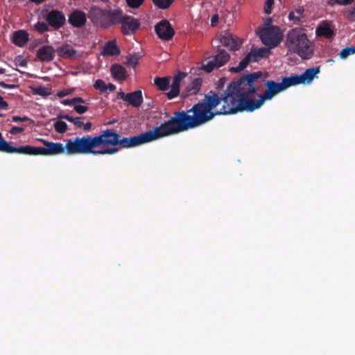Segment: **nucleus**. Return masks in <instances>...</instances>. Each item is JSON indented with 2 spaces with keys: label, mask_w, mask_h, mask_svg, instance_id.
<instances>
[{
  "label": "nucleus",
  "mask_w": 355,
  "mask_h": 355,
  "mask_svg": "<svg viewBox=\"0 0 355 355\" xmlns=\"http://www.w3.org/2000/svg\"><path fill=\"white\" fill-rule=\"evenodd\" d=\"M31 119L27 116H13L12 117V121L13 122H25L30 121Z\"/></svg>",
  "instance_id": "obj_45"
},
{
  "label": "nucleus",
  "mask_w": 355,
  "mask_h": 355,
  "mask_svg": "<svg viewBox=\"0 0 355 355\" xmlns=\"http://www.w3.org/2000/svg\"><path fill=\"white\" fill-rule=\"evenodd\" d=\"M315 33L318 36H322L327 38H330L334 35L333 30L327 24H324L318 26Z\"/></svg>",
  "instance_id": "obj_29"
},
{
  "label": "nucleus",
  "mask_w": 355,
  "mask_h": 355,
  "mask_svg": "<svg viewBox=\"0 0 355 355\" xmlns=\"http://www.w3.org/2000/svg\"><path fill=\"white\" fill-rule=\"evenodd\" d=\"M128 96V94H125L123 92H118L117 94V98L122 99L124 101H126Z\"/></svg>",
  "instance_id": "obj_50"
},
{
  "label": "nucleus",
  "mask_w": 355,
  "mask_h": 355,
  "mask_svg": "<svg viewBox=\"0 0 355 355\" xmlns=\"http://www.w3.org/2000/svg\"><path fill=\"white\" fill-rule=\"evenodd\" d=\"M34 94L42 96H48L51 92L48 88L40 86L34 89Z\"/></svg>",
  "instance_id": "obj_35"
},
{
  "label": "nucleus",
  "mask_w": 355,
  "mask_h": 355,
  "mask_svg": "<svg viewBox=\"0 0 355 355\" xmlns=\"http://www.w3.org/2000/svg\"><path fill=\"white\" fill-rule=\"evenodd\" d=\"M270 49L266 47L252 49L251 51L239 62L237 67L230 69L232 72H240L247 67L250 62H259L263 58H267L270 55Z\"/></svg>",
  "instance_id": "obj_7"
},
{
  "label": "nucleus",
  "mask_w": 355,
  "mask_h": 355,
  "mask_svg": "<svg viewBox=\"0 0 355 355\" xmlns=\"http://www.w3.org/2000/svg\"><path fill=\"white\" fill-rule=\"evenodd\" d=\"M24 130L25 129L22 127L12 126L11 129L9 130V132L12 135H16L19 133L23 132Z\"/></svg>",
  "instance_id": "obj_44"
},
{
  "label": "nucleus",
  "mask_w": 355,
  "mask_h": 355,
  "mask_svg": "<svg viewBox=\"0 0 355 355\" xmlns=\"http://www.w3.org/2000/svg\"><path fill=\"white\" fill-rule=\"evenodd\" d=\"M70 92H68L67 90H62V91H60L57 93V96L59 97V98H63L69 94H70Z\"/></svg>",
  "instance_id": "obj_49"
},
{
  "label": "nucleus",
  "mask_w": 355,
  "mask_h": 355,
  "mask_svg": "<svg viewBox=\"0 0 355 355\" xmlns=\"http://www.w3.org/2000/svg\"><path fill=\"white\" fill-rule=\"evenodd\" d=\"M49 24L44 21H37L34 25V30L37 31L39 33L42 34L49 31Z\"/></svg>",
  "instance_id": "obj_33"
},
{
  "label": "nucleus",
  "mask_w": 355,
  "mask_h": 355,
  "mask_svg": "<svg viewBox=\"0 0 355 355\" xmlns=\"http://www.w3.org/2000/svg\"><path fill=\"white\" fill-rule=\"evenodd\" d=\"M304 8L302 6H300L295 9V10L291 11L288 14V19L292 21L294 24H300L301 19L304 16Z\"/></svg>",
  "instance_id": "obj_26"
},
{
  "label": "nucleus",
  "mask_w": 355,
  "mask_h": 355,
  "mask_svg": "<svg viewBox=\"0 0 355 355\" xmlns=\"http://www.w3.org/2000/svg\"><path fill=\"white\" fill-rule=\"evenodd\" d=\"M5 69H3V68H0V74H3L5 73Z\"/></svg>",
  "instance_id": "obj_56"
},
{
  "label": "nucleus",
  "mask_w": 355,
  "mask_h": 355,
  "mask_svg": "<svg viewBox=\"0 0 355 355\" xmlns=\"http://www.w3.org/2000/svg\"><path fill=\"white\" fill-rule=\"evenodd\" d=\"M62 103L64 105H69V106H72L73 105V98L71 99H65V100H63L62 101Z\"/></svg>",
  "instance_id": "obj_52"
},
{
  "label": "nucleus",
  "mask_w": 355,
  "mask_h": 355,
  "mask_svg": "<svg viewBox=\"0 0 355 355\" xmlns=\"http://www.w3.org/2000/svg\"><path fill=\"white\" fill-rule=\"evenodd\" d=\"M121 53L120 49L117 46L116 41L115 40L108 41L105 43L103 46L101 55L104 56H113L119 55Z\"/></svg>",
  "instance_id": "obj_22"
},
{
  "label": "nucleus",
  "mask_w": 355,
  "mask_h": 355,
  "mask_svg": "<svg viewBox=\"0 0 355 355\" xmlns=\"http://www.w3.org/2000/svg\"><path fill=\"white\" fill-rule=\"evenodd\" d=\"M171 78L169 76L155 77L154 84L160 91H166L170 87Z\"/></svg>",
  "instance_id": "obj_28"
},
{
  "label": "nucleus",
  "mask_w": 355,
  "mask_h": 355,
  "mask_svg": "<svg viewBox=\"0 0 355 355\" xmlns=\"http://www.w3.org/2000/svg\"><path fill=\"white\" fill-rule=\"evenodd\" d=\"M155 31L158 37L162 40L168 41L175 35V31L167 19H162L155 26Z\"/></svg>",
  "instance_id": "obj_11"
},
{
  "label": "nucleus",
  "mask_w": 355,
  "mask_h": 355,
  "mask_svg": "<svg viewBox=\"0 0 355 355\" xmlns=\"http://www.w3.org/2000/svg\"><path fill=\"white\" fill-rule=\"evenodd\" d=\"M285 46L288 51L298 55L302 59H310L313 55L311 41L300 28H292L287 33Z\"/></svg>",
  "instance_id": "obj_4"
},
{
  "label": "nucleus",
  "mask_w": 355,
  "mask_h": 355,
  "mask_svg": "<svg viewBox=\"0 0 355 355\" xmlns=\"http://www.w3.org/2000/svg\"><path fill=\"white\" fill-rule=\"evenodd\" d=\"M216 67V63L214 60H210L207 64L203 65L202 69L206 72L210 73Z\"/></svg>",
  "instance_id": "obj_40"
},
{
  "label": "nucleus",
  "mask_w": 355,
  "mask_h": 355,
  "mask_svg": "<svg viewBox=\"0 0 355 355\" xmlns=\"http://www.w3.org/2000/svg\"><path fill=\"white\" fill-rule=\"evenodd\" d=\"M353 1L354 0H329L328 3L330 6H334V4L347 6L351 4Z\"/></svg>",
  "instance_id": "obj_39"
},
{
  "label": "nucleus",
  "mask_w": 355,
  "mask_h": 355,
  "mask_svg": "<svg viewBox=\"0 0 355 355\" xmlns=\"http://www.w3.org/2000/svg\"><path fill=\"white\" fill-rule=\"evenodd\" d=\"M144 99L142 96V92L141 90H137L130 93H128L126 101L129 105L134 107H139L143 103Z\"/></svg>",
  "instance_id": "obj_21"
},
{
  "label": "nucleus",
  "mask_w": 355,
  "mask_h": 355,
  "mask_svg": "<svg viewBox=\"0 0 355 355\" xmlns=\"http://www.w3.org/2000/svg\"><path fill=\"white\" fill-rule=\"evenodd\" d=\"M94 87L96 89L99 90L101 92H105L107 91V85L101 79L96 80L94 85Z\"/></svg>",
  "instance_id": "obj_36"
},
{
  "label": "nucleus",
  "mask_w": 355,
  "mask_h": 355,
  "mask_svg": "<svg viewBox=\"0 0 355 355\" xmlns=\"http://www.w3.org/2000/svg\"><path fill=\"white\" fill-rule=\"evenodd\" d=\"M124 17L125 15L120 9L107 10L106 12V19H109L112 24H121Z\"/></svg>",
  "instance_id": "obj_25"
},
{
  "label": "nucleus",
  "mask_w": 355,
  "mask_h": 355,
  "mask_svg": "<svg viewBox=\"0 0 355 355\" xmlns=\"http://www.w3.org/2000/svg\"><path fill=\"white\" fill-rule=\"evenodd\" d=\"M56 53L59 57L63 59L75 60L79 56L78 52L69 44L58 47Z\"/></svg>",
  "instance_id": "obj_16"
},
{
  "label": "nucleus",
  "mask_w": 355,
  "mask_h": 355,
  "mask_svg": "<svg viewBox=\"0 0 355 355\" xmlns=\"http://www.w3.org/2000/svg\"><path fill=\"white\" fill-rule=\"evenodd\" d=\"M230 58V55L225 50L220 49L214 60L216 63V67H220L225 64Z\"/></svg>",
  "instance_id": "obj_27"
},
{
  "label": "nucleus",
  "mask_w": 355,
  "mask_h": 355,
  "mask_svg": "<svg viewBox=\"0 0 355 355\" xmlns=\"http://www.w3.org/2000/svg\"><path fill=\"white\" fill-rule=\"evenodd\" d=\"M44 147H36L31 145L13 146L9 142L7 153H18L27 155H44L51 156L62 154L66 151V145L58 142L49 141L40 139Z\"/></svg>",
  "instance_id": "obj_5"
},
{
  "label": "nucleus",
  "mask_w": 355,
  "mask_h": 355,
  "mask_svg": "<svg viewBox=\"0 0 355 355\" xmlns=\"http://www.w3.org/2000/svg\"><path fill=\"white\" fill-rule=\"evenodd\" d=\"M55 130L60 134L66 132L68 130L67 124L63 121H57L53 125Z\"/></svg>",
  "instance_id": "obj_32"
},
{
  "label": "nucleus",
  "mask_w": 355,
  "mask_h": 355,
  "mask_svg": "<svg viewBox=\"0 0 355 355\" xmlns=\"http://www.w3.org/2000/svg\"><path fill=\"white\" fill-rule=\"evenodd\" d=\"M220 42L232 51L239 50L241 43L238 37H234L230 32H225V34L220 36Z\"/></svg>",
  "instance_id": "obj_15"
},
{
  "label": "nucleus",
  "mask_w": 355,
  "mask_h": 355,
  "mask_svg": "<svg viewBox=\"0 0 355 355\" xmlns=\"http://www.w3.org/2000/svg\"><path fill=\"white\" fill-rule=\"evenodd\" d=\"M107 90L109 89L110 91L112 92L114 90H115L116 89V86L112 83H109L108 85H107Z\"/></svg>",
  "instance_id": "obj_54"
},
{
  "label": "nucleus",
  "mask_w": 355,
  "mask_h": 355,
  "mask_svg": "<svg viewBox=\"0 0 355 355\" xmlns=\"http://www.w3.org/2000/svg\"><path fill=\"white\" fill-rule=\"evenodd\" d=\"M9 142L6 141L0 132V152L7 153Z\"/></svg>",
  "instance_id": "obj_38"
},
{
  "label": "nucleus",
  "mask_w": 355,
  "mask_h": 355,
  "mask_svg": "<svg viewBox=\"0 0 355 355\" xmlns=\"http://www.w3.org/2000/svg\"><path fill=\"white\" fill-rule=\"evenodd\" d=\"M31 2L35 3L37 4H40L45 1L46 0H29Z\"/></svg>",
  "instance_id": "obj_55"
},
{
  "label": "nucleus",
  "mask_w": 355,
  "mask_h": 355,
  "mask_svg": "<svg viewBox=\"0 0 355 355\" xmlns=\"http://www.w3.org/2000/svg\"><path fill=\"white\" fill-rule=\"evenodd\" d=\"M262 76L263 72L260 71L248 73L232 81L220 94L214 91L205 94L201 101L187 110L195 128L210 121L218 115L254 111L250 109L248 102L256 101L250 97L257 92L254 83Z\"/></svg>",
  "instance_id": "obj_1"
},
{
  "label": "nucleus",
  "mask_w": 355,
  "mask_h": 355,
  "mask_svg": "<svg viewBox=\"0 0 355 355\" xmlns=\"http://www.w3.org/2000/svg\"><path fill=\"white\" fill-rule=\"evenodd\" d=\"M110 71L113 78L117 80L123 81L128 76L126 69L121 64H113L111 67Z\"/></svg>",
  "instance_id": "obj_23"
},
{
  "label": "nucleus",
  "mask_w": 355,
  "mask_h": 355,
  "mask_svg": "<svg viewBox=\"0 0 355 355\" xmlns=\"http://www.w3.org/2000/svg\"><path fill=\"white\" fill-rule=\"evenodd\" d=\"M73 106H75V105H77V103H86V101L81 97H74L73 98Z\"/></svg>",
  "instance_id": "obj_47"
},
{
  "label": "nucleus",
  "mask_w": 355,
  "mask_h": 355,
  "mask_svg": "<svg viewBox=\"0 0 355 355\" xmlns=\"http://www.w3.org/2000/svg\"><path fill=\"white\" fill-rule=\"evenodd\" d=\"M87 19L85 12L76 10L69 16V22L74 27L80 28L86 23Z\"/></svg>",
  "instance_id": "obj_19"
},
{
  "label": "nucleus",
  "mask_w": 355,
  "mask_h": 355,
  "mask_svg": "<svg viewBox=\"0 0 355 355\" xmlns=\"http://www.w3.org/2000/svg\"><path fill=\"white\" fill-rule=\"evenodd\" d=\"M352 49L354 50V51H353V52H354V53H355V46H352Z\"/></svg>",
  "instance_id": "obj_58"
},
{
  "label": "nucleus",
  "mask_w": 355,
  "mask_h": 355,
  "mask_svg": "<svg viewBox=\"0 0 355 355\" xmlns=\"http://www.w3.org/2000/svg\"><path fill=\"white\" fill-rule=\"evenodd\" d=\"M73 109L78 114H83L88 111L89 107L82 105H75Z\"/></svg>",
  "instance_id": "obj_42"
},
{
  "label": "nucleus",
  "mask_w": 355,
  "mask_h": 355,
  "mask_svg": "<svg viewBox=\"0 0 355 355\" xmlns=\"http://www.w3.org/2000/svg\"><path fill=\"white\" fill-rule=\"evenodd\" d=\"M153 3L158 7L159 8L165 10L168 8L172 3L174 2V0H151Z\"/></svg>",
  "instance_id": "obj_31"
},
{
  "label": "nucleus",
  "mask_w": 355,
  "mask_h": 355,
  "mask_svg": "<svg viewBox=\"0 0 355 355\" xmlns=\"http://www.w3.org/2000/svg\"><path fill=\"white\" fill-rule=\"evenodd\" d=\"M44 19L48 24L55 30L60 29L66 22L64 13L62 11L55 9L47 12L44 16Z\"/></svg>",
  "instance_id": "obj_12"
},
{
  "label": "nucleus",
  "mask_w": 355,
  "mask_h": 355,
  "mask_svg": "<svg viewBox=\"0 0 355 355\" xmlns=\"http://www.w3.org/2000/svg\"><path fill=\"white\" fill-rule=\"evenodd\" d=\"M144 0H126L128 6L132 8H137L139 7Z\"/></svg>",
  "instance_id": "obj_41"
},
{
  "label": "nucleus",
  "mask_w": 355,
  "mask_h": 355,
  "mask_svg": "<svg viewBox=\"0 0 355 355\" xmlns=\"http://www.w3.org/2000/svg\"><path fill=\"white\" fill-rule=\"evenodd\" d=\"M92 124L91 122L87 123H83V125H82V129L85 131H89L92 128Z\"/></svg>",
  "instance_id": "obj_48"
},
{
  "label": "nucleus",
  "mask_w": 355,
  "mask_h": 355,
  "mask_svg": "<svg viewBox=\"0 0 355 355\" xmlns=\"http://www.w3.org/2000/svg\"><path fill=\"white\" fill-rule=\"evenodd\" d=\"M8 107V104L6 101H4L3 98L0 96V109L7 110Z\"/></svg>",
  "instance_id": "obj_46"
},
{
  "label": "nucleus",
  "mask_w": 355,
  "mask_h": 355,
  "mask_svg": "<svg viewBox=\"0 0 355 355\" xmlns=\"http://www.w3.org/2000/svg\"><path fill=\"white\" fill-rule=\"evenodd\" d=\"M139 57L137 54L130 55L127 57L126 64L129 66L135 67L139 62Z\"/></svg>",
  "instance_id": "obj_34"
},
{
  "label": "nucleus",
  "mask_w": 355,
  "mask_h": 355,
  "mask_svg": "<svg viewBox=\"0 0 355 355\" xmlns=\"http://www.w3.org/2000/svg\"><path fill=\"white\" fill-rule=\"evenodd\" d=\"M218 16L217 15H214V16H212L211 19V25L214 26V24L218 21Z\"/></svg>",
  "instance_id": "obj_53"
},
{
  "label": "nucleus",
  "mask_w": 355,
  "mask_h": 355,
  "mask_svg": "<svg viewBox=\"0 0 355 355\" xmlns=\"http://www.w3.org/2000/svg\"><path fill=\"white\" fill-rule=\"evenodd\" d=\"M106 10L101 9L98 7H93L89 12V17L94 22H103L106 19Z\"/></svg>",
  "instance_id": "obj_24"
},
{
  "label": "nucleus",
  "mask_w": 355,
  "mask_h": 355,
  "mask_svg": "<svg viewBox=\"0 0 355 355\" xmlns=\"http://www.w3.org/2000/svg\"><path fill=\"white\" fill-rule=\"evenodd\" d=\"M99 147L96 137L85 135L82 137H75L66 141V153L67 155H114L119 150V148H105L96 150Z\"/></svg>",
  "instance_id": "obj_3"
},
{
  "label": "nucleus",
  "mask_w": 355,
  "mask_h": 355,
  "mask_svg": "<svg viewBox=\"0 0 355 355\" xmlns=\"http://www.w3.org/2000/svg\"><path fill=\"white\" fill-rule=\"evenodd\" d=\"M266 89L263 94L259 95L256 101L248 102L250 109L257 110L260 108L265 101L272 100L277 94L291 87L288 77H283L281 83L272 80L265 82Z\"/></svg>",
  "instance_id": "obj_6"
},
{
  "label": "nucleus",
  "mask_w": 355,
  "mask_h": 355,
  "mask_svg": "<svg viewBox=\"0 0 355 355\" xmlns=\"http://www.w3.org/2000/svg\"><path fill=\"white\" fill-rule=\"evenodd\" d=\"M354 50L352 49V46L346 47L343 49L340 53L339 56L341 59L345 60L348 56L354 54Z\"/></svg>",
  "instance_id": "obj_37"
},
{
  "label": "nucleus",
  "mask_w": 355,
  "mask_h": 355,
  "mask_svg": "<svg viewBox=\"0 0 355 355\" xmlns=\"http://www.w3.org/2000/svg\"><path fill=\"white\" fill-rule=\"evenodd\" d=\"M3 116V114L0 113V117Z\"/></svg>",
  "instance_id": "obj_59"
},
{
  "label": "nucleus",
  "mask_w": 355,
  "mask_h": 355,
  "mask_svg": "<svg viewBox=\"0 0 355 355\" xmlns=\"http://www.w3.org/2000/svg\"><path fill=\"white\" fill-rule=\"evenodd\" d=\"M56 50L50 45L42 46L36 53L37 58L42 62H50L55 58Z\"/></svg>",
  "instance_id": "obj_17"
},
{
  "label": "nucleus",
  "mask_w": 355,
  "mask_h": 355,
  "mask_svg": "<svg viewBox=\"0 0 355 355\" xmlns=\"http://www.w3.org/2000/svg\"><path fill=\"white\" fill-rule=\"evenodd\" d=\"M187 73L179 72L173 78L172 83L170 86V91L166 93L168 99L171 100L177 97L180 92V83L186 77Z\"/></svg>",
  "instance_id": "obj_14"
},
{
  "label": "nucleus",
  "mask_w": 355,
  "mask_h": 355,
  "mask_svg": "<svg viewBox=\"0 0 355 355\" xmlns=\"http://www.w3.org/2000/svg\"><path fill=\"white\" fill-rule=\"evenodd\" d=\"M260 33V38L266 46L272 48L279 44L280 40L277 35L279 33V28L277 26L264 28Z\"/></svg>",
  "instance_id": "obj_10"
},
{
  "label": "nucleus",
  "mask_w": 355,
  "mask_h": 355,
  "mask_svg": "<svg viewBox=\"0 0 355 355\" xmlns=\"http://www.w3.org/2000/svg\"><path fill=\"white\" fill-rule=\"evenodd\" d=\"M26 65V63L24 61H22L21 63L20 64V66H25Z\"/></svg>",
  "instance_id": "obj_57"
},
{
  "label": "nucleus",
  "mask_w": 355,
  "mask_h": 355,
  "mask_svg": "<svg viewBox=\"0 0 355 355\" xmlns=\"http://www.w3.org/2000/svg\"><path fill=\"white\" fill-rule=\"evenodd\" d=\"M99 147L101 146H119L121 135L113 128L101 130L98 135H96Z\"/></svg>",
  "instance_id": "obj_8"
},
{
  "label": "nucleus",
  "mask_w": 355,
  "mask_h": 355,
  "mask_svg": "<svg viewBox=\"0 0 355 355\" xmlns=\"http://www.w3.org/2000/svg\"><path fill=\"white\" fill-rule=\"evenodd\" d=\"M139 26L140 22L137 19L125 15L121 23V31L123 35L134 34Z\"/></svg>",
  "instance_id": "obj_13"
},
{
  "label": "nucleus",
  "mask_w": 355,
  "mask_h": 355,
  "mask_svg": "<svg viewBox=\"0 0 355 355\" xmlns=\"http://www.w3.org/2000/svg\"><path fill=\"white\" fill-rule=\"evenodd\" d=\"M0 87H3V88H5V89H10V88H14L16 87V85H9V84H6L4 82L1 81L0 82Z\"/></svg>",
  "instance_id": "obj_51"
},
{
  "label": "nucleus",
  "mask_w": 355,
  "mask_h": 355,
  "mask_svg": "<svg viewBox=\"0 0 355 355\" xmlns=\"http://www.w3.org/2000/svg\"><path fill=\"white\" fill-rule=\"evenodd\" d=\"M274 3V0H266L265 2V12L268 15L270 14L272 12V6Z\"/></svg>",
  "instance_id": "obj_43"
},
{
  "label": "nucleus",
  "mask_w": 355,
  "mask_h": 355,
  "mask_svg": "<svg viewBox=\"0 0 355 355\" xmlns=\"http://www.w3.org/2000/svg\"><path fill=\"white\" fill-rule=\"evenodd\" d=\"M60 118L65 119L68 121L69 122L73 123V125L78 128H81L82 125H83V119L84 117L78 116V117H73L71 116L68 114L65 115H60Z\"/></svg>",
  "instance_id": "obj_30"
},
{
  "label": "nucleus",
  "mask_w": 355,
  "mask_h": 355,
  "mask_svg": "<svg viewBox=\"0 0 355 355\" xmlns=\"http://www.w3.org/2000/svg\"><path fill=\"white\" fill-rule=\"evenodd\" d=\"M12 42L19 47L24 46L29 40V35L25 30H18L13 33Z\"/></svg>",
  "instance_id": "obj_20"
},
{
  "label": "nucleus",
  "mask_w": 355,
  "mask_h": 355,
  "mask_svg": "<svg viewBox=\"0 0 355 355\" xmlns=\"http://www.w3.org/2000/svg\"><path fill=\"white\" fill-rule=\"evenodd\" d=\"M193 128L195 126L187 110L175 112L173 116L153 130L137 136L121 137L119 146L121 148H135Z\"/></svg>",
  "instance_id": "obj_2"
},
{
  "label": "nucleus",
  "mask_w": 355,
  "mask_h": 355,
  "mask_svg": "<svg viewBox=\"0 0 355 355\" xmlns=\"http://www.w3.org/2000/svg\"><path fill=\"white\" fill-rule=\"evenodd\" d=\"M320 71V67H312L306 69L300 75H292L288 77L291 86L297 85L300 84H310L316 75Z\"/></svg>",
  "instance_id": "obj_9"
},
{
  "label": "nucleus",
  "mask_w": 355,
  "mask_h": 355,
  "mask_svg": "<svg viewBox=\"0 0 355 355\" xmlns=\"http://www.w3.org/2000/svg\"><path fill=\"white\" fill-rule=\"evenodd\" d=\"M202 79L200 78H195L190 84H189L185 89L182 92L181 97L186 98L189 96L197 94L202 87Z\"/></svg>",
  "instance_id": "obj_18"
}]
</instances>
